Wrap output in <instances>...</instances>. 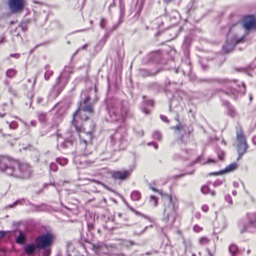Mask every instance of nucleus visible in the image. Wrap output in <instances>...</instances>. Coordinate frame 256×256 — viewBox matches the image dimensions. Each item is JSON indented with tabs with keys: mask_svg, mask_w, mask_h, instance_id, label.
<instances>
[{
	"mask_svg": "<svg viewBox=\"0 0 256 256\" xmlns=\"http://www.w3.org/2000/svg\"><path fill=\"white\" fill-rule=\"evenodd\" d=\"M56 236L52 232L47 230L37 236L34 242L26 244L23 247L24 252L28 255L36 254L37 250H42L44 256H49Z\"/></svg>",
	"mask_w": 256,
	"mask_h": 256,
	"instance_id": "obj_1",
	"label": "nucleus"
},
{
	"mask_svg": "<svg viewBox=\"0 0 256 256\" xmlns=\"http://www.w3.org/2000/svg\"><path fill=\"white\" fill-rule=\"evenodd\" d=\"M0 170L16 178L26 180L30 178L32 170L26 163H20L6 157H0Z\"/></svg>",
	"mask_w": 256,
	"mask_h": 256,
	"instance_id": "obj_2",
	"label": "nucleus"
},
{
	"mask_svg": "<svg viewBox=\"0 0 256 256\" xmlns=\"http://www.w3.org/2000/svg\"><path fill=\"white\" fill-rule=\"evenodd\" d=\"M106 108L112 122L124 124L126 118L132 117L126 102L119 99L108 100L106 102Z\"/></svg>",
	"mask_w": 256,
	"mask_h": 256,
	"instance_id": "obj_3",
	"label": "nucleus"
},
{
	"mask_svg": "<svg viewBox=\"0 0 256 256\" xmlns=\"http://www.w3.org/2000/svg\"><path fill=\"white\" fill-rule=\"evenodd\" d=\"M90 96H86L85 98L80 102L78 110L73 114L72 125L78 134H80V132H82L84 128L82 126L78 125L76 120V116L78 114V111L88 112L90 114H92L94 113V108L92 104L90 102ZM79 136L80 138V145L82 148H85L83 155L84 156H88L89 154H90L92 152H89L88 150H87L86 148L90 146H92V144L90 143H88L85 139H82L80 135H79Z\"/></svg>",
	"mask_w": 256,
	"mask_h": 256,
	"instance_id": "obj_4",
	"label": "nucleus"
},
{
	"mask_svg": "<svg viewBox=\"0 0 256 256\" xmlns=\"http://www.w3.org/2000/svg\"><path fill=\"white\" fill-rule=\"evenodd\" d=\"M160 194L162 196L164 206L162 220L165 222L170 221L173 224L178 216V204L176 198L167 194H162L161 192Z\"/></svg>",
	"mask_w": 256,
	"mask_h": 256,
	"instance_id": "obj_5",
	"label": "nucleus"
},
{
	"mask_svg": "<svg viewBox=\"0 0 256 256\" xmlns=\"http://www.w3.org/2000/svg\"><path fill=\"white\" fill-rule=\"evenodd\" d=\"M126 130V128L120 126L115 132L110 136V144L114 152L123 150L126 149L127 144Z\"/></svg>",
	"mask_w": 256,
	"mask_h": 256,
	"instance_id": "obj_6",
	"label": "nucleus"
},
{
	"mask_svg": "<svg viewBox=\"0 0 256 256\" xmlns=\"http://www.w3.org/2000/svg\"><path fill=\"white\" fill-rule=\"evenodd\" d=\"M175 120L178 122V124L176 126L171 127V128L174 130L175 132H178L180 135L178 136L177 139L174 141L173 144H177L178 146L182 148L181 143L185 145L190 138V128L188 126L182 125L180 123L178 116H176L175 118Z\"/></svg>",
	"mask_w": 256,
	"mask_h": 256,
	"instance_id": "obj_7",
	"label": "nucleus"
},
{
	"mask_svg": "<svg viewBox=\"0 0 256 256\" xmlns=\"http://www.w3.org/2000/svg\"><path fill=\"white\" fill-rule=\"evenodd\" d=\"M248 221L245 222L242 220H240L238 222V226L241 234L244 232H256V212L252 216L248 215Z\"/></svg>",
	"mask_w": 256,
	"mask_h": 256,
	"instance_id": "obj_8",
	"label": "nucleus"
},
{
	"mask_svg": "<svg viewBox=\"0 0 256 256\" xmlns=\"http://www.w3.org/2000/svg\"><path fill=\"white\" fill-rule=\"evenodd\" d=\"M70 78L68 76L60 74L56 78V84L53 86L50 91V94H54L56 97L59 96L65 88Z\"/></svg>",
	"mask_w": 256,
	"mask_h": 256,
	"instance_id": "obj_9",
	"label": "nucleus"
},
{
	"mask_svg": "<svg viewBox=\"0 0 256 256\" xmlns=\"http://www.w3.org/2000/svg\"><path fill=\"white\" fill-rule=\"evenodd\" d=\"M242 26L246 34H248L251 31L256 30V16L252 14L246 16L242 20Z\"/></svg>",
	"mask_w": 256,
	"mask_h": 256,
	"instance_id": "obj_10",
	"label": "nucleus"
},
{
	"mask_svg": "<svg viewBox=\"0 0 256 256\" xmlns=\"http://www.w3.org/2000/svg\"><path fill=\"white\" fill-rule=\"evenodd\" d=\"M8 5L12 12L17 13L24 10L26 2L24 0H8Z\"/></svg>",
	"mask_w": 256,
	"mask_h": 256,
	"instance_id": "obj_11",
	"label": "nucleus"
},
{
	"mask_svg": "<svg viewBox=\"0 0 256 256\" xmlns=\"http://www.w3.org/2000/svg\"><path fill=\"white\" fill-rule=\"evenodd\" d=\"M132 172V169L114 170L111 173V176L115 180L124 181L130 178Z\"/></svg>",
	"mask_w": 256,
	"mask_h": 256,
	"instance_id": "obj_12",
	"label": "nucleus"
},
{
	"mask_svg": "<svg viewBox=\"0 0 256 256\" xmlns=\"http://www.w3.org/2000/svg\"><path fill=\"white\" fill-rule=\"evenodd\" d=\"M162 58V54L160 50H156L150 52L142 60V62L146 64L158 63Z\"/></svg>",
	"mask_w": 256,
	"mask_h": 256,
	"instance_id": "obj_13",
	"label": "nucleus"
},
{
	"mask_svg": "<svg viewBox=\"0 0 256 256\" xmlns=\"http://www.w3.org/2000/svg\"><path fill=\"white\" fill-rule=\"evenodd\" d=\"M161 71L160 68H158L156 70H149L144 68H140L138 70V75L142 78L148 76H153L157 74Z\"/></svg>",
	"mask_w": 256,
	"mask_h": 256,
	"instance_id": "obj_14",
	"label": "nucleus"
},
{
	"mask_svg": "<svg viewBox=\"0 0 256 256\" xmlns=\"http://www.w3.org/2000/svg\"><path fill=\"white\" fill-rule=\"evenodd\" d=\"M236 45L232 40L231 38H229L228 33L227 34L226 42L222 46V50L226 53L228 54L232 52L236 47Z\"/></svg>",
	"mask_w": 256,
	"mask_h": 256,
	"instance_id": "obj_15",
	"label": "nucleus"
},
{
	"mask_svg": "<svg viewBox=\"0 0 256 256\" xmlns=\"http://www.w3.org/2000/svg\"><path fill=\"white\" fill-rule=\"evenodd\" d=\"M174 142L172 143V146L174 147L176 150L177 148H180L181 150V154H174L172 156V158L174 160H178L180 159H184L186 158V157L184 156H182V154H186L187 153V150L185 148V146L182 143H181L182 148H180V146H178L177 144H173Z\"/></svg>",
	"mask_w": 256,
	"mask_h": 256,
	"instance_id": "obj_16",
	"label": "nucleus"
},
{
	"mask_svg": "<svg viewBox=\"0 0 256 256\" xmlns=\"http://www.w3.org/2000/svg\"><path fill=\"white\" fill-rule=\"evenodd\" d=\"M222 105L226 109V114L230 118H234L236 116V112L234 107L228 101L223 100Z\"/></svg>",
	"mask_w": 256,
	"mask_h": 256,
	"instance_id": "obj_17",
	"label": "nucleus"
},
{
	"mask_svg": "<svg viewBox=\"0 0 256 256\" xmlns=\"http://www.w3.org/2000/svg\"><path fill=\"white\" fill-rule=\"evenodd\" d=\"M76 52L70 58V62L69 65L66 66L63 69L62 72L60 73L62 75L68 76V78H70V74L74 72V66L72 64V58L73 56L76 54Z\"/></svg>",
	"mask_w": 256,
	"mask_h": 256,
	"instance_id": "obj_18",
	"label": "nucleus"
},
{
	"mask_svg": "<svg viewBox=\"0 0 256 256\" xmlns=\"http://www.w3.org/2000/svg\"><path fill=\"white\" fill-rule=\"evenodd\" d=\"M86 218L87 221L88 230L90 232L94 228V222L95 221L94 214L88 212L86 214Z\"/></svg>",
	"mask_w": 256,
	"mask_h": 256,
	"instance_id": "obj_19",
	"label": "nucleus"
},
{
	"mask_svg": "<svg viewBox=\"0 0 256 256\" xmlns=\"http://www.w3.org/2000/svg\"><path fill=\"white\" fill-rule=\"evenodd\" d=\"M144 104L142 108V112L146 114H149L150 110L147 108L148 106H153L154 104V102L152 100L147 99L146 96H142Z\"/></svg>",
	"mask_w": 256,
	"mask_h": 256,
	"instance_id": "obj_20",
	"label": "nucleus"
},
{
	"mask_svg": "<svg viewBox=\"0 0 256 256\" xmlns=\"http://www.w3.org/2000/svg\"><path fill=\"white\" fill-rule=\"evenodd\" d=\"M144 5V0H137L135 4L134 10L136 13L134 18L138 19L140 15L141 12L143 8Z\"/></svg>",
	"mask_w": 256,
	"mask_h": 256,
	"instance_id": "obj_21",
	"label": "nucleus"
},
{
	"mask_svg": "<svg viewBox=\"0 0 256 256\" xmlns=\"http://www.w3.org/2000/svg\"><path fill=\"white\" fill-rule=\"evenodd\" d=\"M192 42V38L190 36H186L182 45V49L185 54H188L189 53V48Z\"/></svg>",
	"mask_w": 256,
	"mask_h": 256,
	"instance_id": "obj_22",
	"label": "nucleus"
},
{
	"mask_svg": "<svg viewBox=\"0 0 256 256\" xmlns=\"http://www.w3.org/2000/svg\"><path fill=\"white\" fill-rule=\"evenodd\" d=\"M208 82H216L220 85H225L229 83L230 80L226 78H210L204 80Z\"/></svg>",
	"mask_w": 256,
	"mask_h": 256,
	"instance_id": "obj_23",
	"label": "nucleus"
},
{
	"mask_svg": "<svg viewBox=\"0 0 256 256\" xmlns=\"http://www.w3.org/2000/svg\"><path fill=\"white\" fill-rule=\"evenodd\" d=\"M26 240V234L22 230L18 231V235L16 237L15 241L16 244H23Z\"/></svg>",
	"mask_w": 256,
	"mask_h": 256,
	"instance_id": "obj_24",
	"label": "nucleus"
},
{
	"mask_svg": "<svg viewBox=\"0 0 256 256\" xmlns=\"http://www.w3.org/2000/svg\"><path fill=\"white\" fill-rule=\"evenodd\" d=\"M148 87L150 90L154 92L158 93L162 90V87L156 82H152L148 85Z\"/></svg>",
	"mask_w": 256,
	"mask_h": 256,
	"instance_id": "obj_25",
	"label": "nucleus"
},
{
	"mask_svg": "<svg viewBox=\"0 0 256 256\" xmlns=\"http://www.w3.org/2000/svg\"><path fill=\"white\" fill-rule=\"evenodd\" d=\"M119 9H120V16H119L120 22H122L124 21L123 18L124 16L125 8H124V4L121 1L120 2V4H119Z\"/></svg>",
	"mask_w": 256,
	"mask_h": 256,
	"instance_id": "obj_26",
	"label": "nucleus"
},
{
	"mask_svg": "<svg viewBox=\"0 0 256 256\" xmlns=\"http://www.w3.org/2000/svg\"><path fill=\"white\" fill-rule=\"evenodd\" d=\"M74 142V139L71 136L70 138H66L64 142L61 144L60 146L64 148H68L70 146H72Z\"/></svg>",
	"mask_w": 256,
	"mask_h": 256,
	"instance_id": "obj_27",
	"label": "nucleus"
},
{
	"mask_svg": "<svg viewBox=\"0 0 256 256\" xmlns=\"http://www.w3.org/2000/svg\"><path fill=\"white\" fill-rule=\"evenodd\" d=\"M18 71L15 68H10L6 70V76L8 78L12 79L16 75Z\"/></svg>",
	"mask_w": 256,
	"mask_h": 256,
	"instance_id": "obj_28",
	"label": "nucleus"
},
{
	"mask_svg": "<svg viewBox=\"0 0 256 256\" xmlns=\"http://www.w3.org/2000/svg\"><path fill=\"white\" fill-rule=\"evenodd\" d=\"M238 166V164L236 162H233L230 164L228 166L226 167L225 168L222 169L224 174L233 172L236 169Z\"/></svg>",
	"mask_w": 256,
	"mask_h": 256,
	"instance_id": "obj_29",
	"label": "nucleus"
},
{
	"mask_svg": "<svg viewBox=\"0 0 256 256\" xmlns=\"http://www.w3.org/2000/svg\"><path fill=\"white\" fill-rule=\"evenodd\" d=\"M247 34H246V32H244V34L240 38H238L236 36H234L232 38H231L232 40L233 41L235 45L236 46L237 44L243 42L245 40V37L246 35Z\"/></svg>",
	"mask_w": 256,
	"mask_h": 256,
	"instance_id": "obj_30",
	"label": "nucleus"
},
{
	"mask_svg": "<svg viewBox=\"0 0 256 256\" xmlns=\"http://www.w3.org/2000/svg\"><path fill=\"white\" fill-rule=\"evenodd\" d=\"M228 251L231 256H236L238 253V247L235 244H230L228 248Z\"/></svg>",
	"mask_w": 256,
	"mask_h": 256,
	"instance_id": "obj_31",
	"label": "nucleus"
},
{
	"mask_svg": "<svg viewBox=\"0 0 256 256\" xmlns=\"http://www.w3.org/2000/svg\"><path fill=\"white\" fill-rule=\"evenodd\" d=\"M130 198L132 200L138 201L141 198V194L138 190H133L131 193Z\"/></svg>",
	"mask_w": 256,
	"mask_h": 256,
	"instance_id": "obj_32",
	"label": "nucleus"
},
{
	"mask_svg": "<svg viewBox=\"0 0 256 256\" xmlns=\"http://www.w3.org/2000/svg\"><path fill=\"white\" fill-rule=\"evenodd\" d=\"M248 148V145L246 142L238 143L237 147L238 152H242L245 153L246 149Z\"/></svg>",
	"mask_w": 256,
	"mask_h": 256,
	"instance_id": "obj_33",
	"label": "nucleus"
},
{
	"mask_svg": "<svg viewBox=\"0 0 256 256\" xmlns=\"http://www.w3.org/2000/svg\"><path fill=\"white\" fill-rule=\"evenodd\" d=\"M171 84L170 80L166 78L165 80V88L164 89V92L168 96V92H169L171 95L172 98H173L172 92L169 89L168 86Z\"/></svg>",
	"mask_w": 256,
	"mask_h": 256,
	"instance_id": "obj_34",
	"label": "nucleus"
},
{
	"mask_svg": "<svg viewBox=\"0 0 256 256\" xmlns=\"http://www.w3.org/2000/svg\"><path fill=\"white\" fill-rule=\"evenodd\" d=\"M236 138L238 141V143L246 142V138L242 130L240 132H237Z\"/></svg>",
	"mask_w": 256,
	"mask_h": 256,
	"instance_id": "obj_35",
	"label": "nucleus"
},
{
	"mask_svg": "<svg viewBox=\"0 0 256 256\" xmlns=\"http://www.w3.org/2000/svg\"><path fill=\"white\" fill-rule=\"evenodd\" d=\"M108 37V34H106L103 38L98 42L96 46V48L101 49L104 45Z\"/></svg>",
	"mask_w": 256,
	"mask_h": 256,
	"instance_id": "obj_36",
	"label": "nucleus"
},
{
	"mask_svg": "<svg viewBox=\"0 0 256 256\" xmlns=\"http://www.w3.org/2000/svg\"><path fill=\"white\" fill-rule=\"evenodd\" d=\"M198 62L202 70L206 71L208 70V64L207 62H206L204 60L202 59H200Z\"/></svg>",
	"mask_w": 256,
	"mask_h": 256,
	"instance_id": "obj_37",
	"label": "nucleus"
},
{
	"mask_svg": "<svg viewBox=\"0 0 256 256\" xmlns=\"http://www.w3.org/2000/svg\"><path fill=\"white\" fill-rule=\"evenodd\" d=\"M238 91L234 88H230L228 91L224 92V93L228 96H234L235 97L238 94Z\"/></svg>",
	"mask_w": 256,
	"mask_h": 256,
	"instance_id": "obj_38",
	"label": "nucleus"
},
{
	"mask_svg": "<svg viewBox=\"0 0 256 256\" xmlns=\"http://www.w3.org/2000/svg\"><path fill=\"white\" fill-rule=\"evenodd\" d=\"M56 160V162L62 166L66 165L68 162V160L66 158H58Z\"/></svg>",
	"mask_w": 256,
	"mask_h": 256,
	"instance_id": "obj_39",
	"label": "nucleus"
},
{
	"mask_svg": "<svg viewBox=\"0 0 256 256\" xmlns=\"http://www.w3.org/2000/svg\"><path fill=\"white\" fill-rule=\"evenodd\" d=\"M216 152L217 154L218 158L220 160H223L224 156V151L220 148H218L216 150Z\"/></svg>",
	"mask_w": 256,
	"mask_h": 256,
	"instance_id": "obj_40",
	"label": "nucleus"
},
{
	"mask_svg": "<svg viewBox=\"0 0 256 256\" xmlns=\"http://www.w3.org/2000/svg\"><path fill=\"white\" fill-rule=\"evenodd\" d=\"M26 202L25 199L22 198L20 200H16L13 204H10L9 207L10 208H14L18 204H22Z\"/></svg>",
	"mask_w": 256,
	"mask_h": 256,
	"instance_id": "obj_41",
	"label": "nucleus"
},
{
	"mask_svg": "<svg viewBox=\"0 0 256 256\" xmlns=\"http://www.w3.org/2000/svg\"><path fill=\"white\" fill-rule=\"evenodd\" d=\"M148 227L152 228V225H150V226H146L142 230L140 231H138L136 230H134V236H140L142 234H144L146 230H147V228Z\"/></svg>",
	"mask_w": 256,
	"mask_h": 256,
	"instance_id": "obj_42",
	"label": "nucleus"
},
{
	"mask_svg": "<svg viewBox=\"0 0 256 256\" xmlns=\"http://www.w3.org/2000/svg\"><path fill=\"white\" fill-rule=\"evenodd\" d=\"M17 28L20 29L23 32H25L28 30L27 25L26 24L25 21H22Z\"/></svg>",
	"mask_w": 256,
	"mask_h": 256,
	"instance_id": "obj_43",
	"label": "nucleus"
},
{
	"mask_svg": "<svg viewBox=\"0 0 256 256\" xmlns=\"http://www.w3.org/2000/svg\"><path fill=\"white\" fill-rule=\"evenodd\" d=\"M152 138L154 139L160 140H162V134L160 132L156 130L153 132Z\"/></svg>",
	"mask_w": 256,
	"mask_h": 256,
	"instance_id": "obj_44",
	"label": "nucleus"
},
{
	"mask_svg": "<svg viewBox=\"0 0 256 256\" xmlns=\"http://www.w3.org/2000/svg\"><path fill=\"white\" fill-rule=\"evenodd\" d=\"M180 29L178 28L177 27H173L172 28L170 31L171 32H172L174 33V35L172 36V37L171 38V39H174L175 38H176L178 35V33L180 32Z\"/></svg>",
	"mask_w": 256,
	"mask_h": 256,
	"instance_id": "obj_45",
	"label": "nucleus"
},
{
	"mask_svg": "<svg viewBox=\"0 0 256 256\" xmlns=\"http://www.w3.org/2000/svg\"><path fill=\"white\" fill-rule=\"evenodd\" d=\"M54 72L52 70H48L44 74V79L46 80H48L50 78L53 74Z\"/></svg>",
	"mask_w": 256,
	"mask_h": 256,
	"instance_id": "obj_46",
	"label": "nucleus"
},
{
	"mask_svg": "<svg viewBox=\"0 0 256 256\" xmlns=\"http://www.w3.org/2000/svg\"><path fill=\"white\" fill-rule=\"evenodd\" d=\"M84 112L83 111H78V114L76 116V118L78 116H80V118L82 120H86L88 118V116H86L84 114Z\"/></svg>",
	"mask_w": 256,
	"mask_h": 256,
	"instance_id": "obj_47",
	"label": "nucleus"
},
{
	"mask_svg": "<svg viewBox=\"0 0 256 256\" xmlns=\"http://www.w3.org/2000/svg\"><path fill=\"white\" fill-rule=\"evenodd\" d=\"M38 120L41 122H45L46 121V114L44 113H40L38 115Z\"/></svg>",
	"mask_w": 256,
	"mask_h": 256,
	"instance_id": "obj_48",
	"label": "nucleus"
},
{
	"mask_svg": "<svg viewBox=\"0 0 256 256\" xmlns=\"http://www.w3.org/2000/svg\"><path fill=\"white\" fill-rule=\"evenodd\" d=\"M58 162H52L50 164V168L51 170L53 172H56L58 170Z\"/></svg>",
	"mask_w": 256,
	"mask_h": 256,
	"instance_id": "obj_49",
	"label": "nucleus"
},
{
	"mask_svg": "<svg viewBox=\"0 0 256 256\" xmlns=\"http://www.w3.org/2000/svg\"><path fill=\"white\" fill-rule=\"evenodd\" d=\"M201 192L204 194H207L209 193L210 192V188L206 185H204L201 187L200 188Z\"/></svg>",
	"mask_w": 256,
	"mask_h": 256,
	"instance_id": "obj_50",
	"label": "nucleus"
},
{
	"mask_svg": "<svg viewBox=\"0 0 256 256\" xmlns=\"http://www.w3.org/2000/svg\"><path fill=\"white\" fill-rule=\"evenodd\" d=\"M236 70L238 72H243L248 76H251L250 71L246 68H238Z\"/></svg>",
	"mask_w": 256,
	"mask_h": 256,
	"instance_id": "obj_51",
	"label": "nucleus"
},
{
	"mask_svg": "<svg viewBox=\"0 0 256 256\" xmlns=\"http://www.w3.org/2000/svg\"><path fill=\"white\" fill-rule=\"evenodd\" d=\"M242 86H238L239 87V92L242 94H244L246 92V85L244 82H242Z\"/></svg>",
	"mask_w": 256,
	"mask_h": 256,
	"instance_id": "obj_52",
	"label": "nucleus"
},
{
	"mask_svg": "<svg viewBox=\"0 0 256 256\" xmlns=\"http://www.w3.org/2000/svg\"><path fill=\"white\" fill-rule=\"evenodd\" d=\"M209 242V240L206 237H202L199 239V243L201 245L206 244Z\"/></svg>",
	"mask_w": 256,
	"mask_h": 256,
	"instance_id": "obj_53",
	"label": "nucleus"
},
{
	"mask_svg": "<svg viewBox=\"0 0 256 256\" xmlns=\"http://www.w3.org/2000/svg\"><path fill=\"white\" fill-rule=\"evenodd\" d=\"M7 123L8 124L10 128L12 130L16 129L18 126L17 122L15 121L12 122L10 123L7 122Z\"/></svg>",
	"mask_w": 256,
	"mask_h": 256,
	"instance_id": "obj_54",
	"label": "nucleus"
},
{
	"mask_svg": "<svg viewBox=\"0 0 256 256\" xmlns=\"http://www.w3.org/2000/svg\"><path fill=\"white\" fill-rule=\"evenodd\" d=\"M224 180L217 179L213 182V186L214 187L218 186L222 184Z\"/></svg>",
	"mask_w": 256,
	"mask_h": 256,
	"instance_id": "obj_55",
	"label": "nucleus"
},
{
	"mask_svg": "<svg viewBox=\"0 0 256 256\" xmlns=\"http://www.w3.org/2000/svg\"><path fill=\"white\" fill-rule=\"evenodd\" d=\"M150 201L154 202V206H157L158 204V198H157L156 196H152V195L150 196Z\"/></svg>",
	"mask_w": 256,
	"mask_h": 256,
	"instance_id": "obj_56",
	"label": "nucleus"
},
{
	"mask_svg": "<svg viewBox=\"0 0 256 256\" xmlns=\"http://www.w3.org/2000/svg\"><path fill=\"white\" fill-rule=\"evenodd\" d=\"M8 92L12 95L16 96V92L15 90L13 89V88L11 86H8Z\"/></svg>",
	"mask_w": 256,
	"mask_h": 256,
	"instance_id": "obj_57",
	"label": "nucleus"
},
{
	"mask_svg": "<svg viewBox=\"0 0 256 256\" xmlns=\"http://www.w3.org/2000/svg\"><path fill=\"white\" fill-rule=\"evenodd\" d=\"M224 174L223 170H221L218 172H210L208 174V175L210 176H218V175H221V174Z\"/></svg>",
	"mask_w": 256,
	"mask_h": 256,
	"instance_id": "obj_58",
	"label": "nucleus"
},
{
	"mask_svg": "<svg viewBox=\"0 0 256 256\" xmlns=\"http://www.w3.org/2000/svg\"><path fill=\"white\" fill-rule=\"evenodd\" d=\"M132 212H134L136 215L137 216H143L144 218H145L146 219H148V220H150V218L146 215H144V214L135 210L134 209V210H131Z\"/></svg>",
	"mask_w": 256,
	"mask_h": 256,
	"instance_id": "obj_59",
	"label": "nucleus"
},
{
	"mask_svg": "<svg viewBox=\"0 0 256 256\" xmlns=\"http://www.w3.org/2000/svg\"><path fill=\"white\" fill-rule=\"evenodd\" d=\"M192 6H193V2H191L190 3H189L186 7V14H190V12L192 8Z\"/></svg>",
	"mask_w": 256,
	"mask_h": 256,
	"instance_id": "obj_60",
	"label": "nucleus"
},
{
	"mask_svg": "<svg viewBox=\"0 0 256 256\" xmlns=\"http://www.w3.org/2000/svg\"><path fill=\"white\" fill-rule=\"evenodd\" d=\"M36 103L38 104H41L42 105H44L47 103V102H44V98L42 97L39 96L37 98Z\"/></svg>",
	"mask_w": 256,
	"mask_h": 256,
	"instance_id": "obj_61",
	"label": "nucleus"
},
{
	"mask_svg": "<svg viewBox=\"0 0 256 256\" xmlns=\"http://www.w3.org/2000/svg\"><path fill=\"white\" fill-rule=\"evenodd\" d=\"M224 198H225L226 201L227 202L230 204H232V198L230 195L226 194Z\"/></svg>",
	"mask_w": 256,
	"mask_h": 256,
	"instance_id": "obj_62",
	"label": "nucleus"
},
{
	"mask_svg": "<svg viewBox=\"0 0 256 256\" xmlns=\"http://www.w3.org/2000/svg\"><path fill=\"white\" fill-rule=\"evenodd\" d=\"M44 206V204H42L40 206L33 205V207L34 208H36V211H38V212H40V211L43 210H44L42 208V207Z\"/></svg>",
	"mask_w": 256,
	"mask_h": 256,
	"instance_id": "obj_63",
	"label": "nucleus"
},
{
	"mask_svg": "<svg viewBox=\"0 0 256 256\" xmlns=\"http://www.w3.org/2000/svg\"><path fill=\"white\" fill-rule=\"evenodd\" d=\"M193 230L196 232H198L202 230V228L198 224H195L193 227Z\"/></svg>",
	"mask_w": 256,
	"mask_h": 256,
	"instance_id": "obj_64",
	"label": "nucleus"
}]
</instances>
